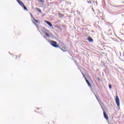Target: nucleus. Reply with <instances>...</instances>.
<instances>
[{"instance_id":"20e7f679","label":"nucleus","mask_w":124,"mask_h":124,"mask_svg":"<svg viewBox=\"0 0 124 124\" xmlns=\"http://www.w3.org/2000/svg\"><path fill=\"white\" fill-rule=\"evenodd\" d=\"M104 114V117L106 119V120H108V116L107 115V114H106V112H105V111H103Z\"/></svg>"},{"instance_id":"f257e3e1","label":"nucleus","mask_w":124,"mask_h":124,"mask_svg":"<svg viewBox=\"0 0 124 124\" xmlns=\"http://www.w3.org/2000/svg\"><path fill=\"white\" fill-rule=\"evenodd\" d=\"M50 42L51 45H52V46H53V47H55V48L59 47V45H57L58 44L57 42L51 41Z\"/></svg>"},{"instance_id":"a211bd4d","label":"nucleus","mask_w":124,"mask_h":124,"mask_svg":"<svg viewBox=\"0 0 124 124\" xmlns=\"http://www.w3.org/2000/svg\"><path fill=\"white\" fill-rule=\"evenodd\" d=\"M82 74L83 76L85 77V75H84V74L83 73H82Z\"/></svg>"},{"instance_id":"6e6552de","label":"nucleus","mask_w":124,"mask_h":124,"mask_svg":"<svg viewBox=\"0 0 124 124\" xmlns=\"http://www.w3.org/2000/svg\"><path fill=\"white\" fill-rule=\"evenodd\" d=\"M46 23V24L47 25H48V26H49V27H53V26L52 25V23H51V22L48 21H45Z\"/></svg>"},{"instance_id":"aec40b11","label":"nucleus","mask_w":124,"mask_h":124,"mask_svg":"<svg viewBox=\"0 0 124 124\" xmlns=\"http://www.w3.org/2000/svg\"><path fill=\"white\" fill-rule=\"evenodd\" d=\"M113 7H117V6H112Z\"/></svg>"},{"instance_id":"1a4fd4ad","label":"nucleus","mask_w":124,"mask_h":124,"mask_svg":"<svg viewBox=\"0 0 124 124\" xmlns=\"http://www.w3.org/2000/svg\"><path fill=\"white\" fill-rule=\"evenodd\" d=\"M36 10H38V11L40 13H42V11H41V10L40 9H39V8H36Z\"/></svg>"},{"instance_id":"b1692460","label":"nucleus","mask_w":124,"mask_h":124,"mask_svg":"<svg viewBox=\"0 0 124 124\" xmlns=\"http://www.w3.org/2000/svg\"><path fill=\"white\" fill-rule=\"evenodd\" d=\"M97 1H96V3H97Z\"/></svg>"},{"instance_id":"6ab92c4d","label":"nucleus","mask_w":124,"mask_h":124,"mask_svg":"<svg viewBox=\"0 0 124 124\" xmlns=\"http://www.w3.org/2000/svg\"><path fill=\"white\" fill-rule=\"evenodd\" d=\"M101 108H102V109L103 110V111H104V109H103V108L102 107H101Z\"/></svg>"},{"instance_id":"f3484780","label":"nucleus","mask_w":124,"mask_h":124,"mask_svg":"<svg viewBox=\"0 0 124 124\" xmlns=\"http://www.w3.org/2000/svg\"><path fill=\"white\" fill-rule=\"evenodd\" d=\"M96 98L97 100H98V101H99L98 98L97 97H96Z\"/></svg>"},{"instance_id":"0eeeda50","label":"nucleus","mask_w":124,"mask_h":124,"mask_svg":"<svg viewBox=\"0 0 124 124\" xmlns=\"http://www.w3.org/2000/svg\"><path fill=\"white\" fill-rule=\"evenodd\" d=\"M87 40L89 42H93V39L91 37H88Z\"/></svg>"},{"instance_id":"39448f33","label":"nucleus","mask_w":124,"mask_h":124,"mask_svg":"<svg viewBox=\"0 0 124 124\" xmlns=\"http://www.w3.org/2000/svg\"><path fill=\"white\" fill-rule=\"evenodd\" d=\"M85 81H86V83H87V84L88 85L89 87H90V88H91L92 87L91 83H90V82H89V80H88V79H87V78H85Z\"/></svg>"},{"instance_id":"ddd939ff","label":"nucleus","mask_w":124,"mask_h":124,"mask_svg":"<svg viewBox=\"0 0 124 124\" xmlns=\"http://www.w3.org/2000/svg\"><path fill=\"white\" fill-rule=\"evenodd\" d=\"M39 1H41V2H42V3H44V1H43V0H39Z\"/></svg>"},{"instance_id":"4be33fe9","label":"nucleus","mask_w":124,"mask_h":124,"mask_svg":"<svg viewBox=\"0 0 124 124\" xmlns=\"http://www.w3.org/2000/svg\"><path fill=\"white\" fill-rule=\"evenodd\" d=\"M34 25H36V24H35V23H34Z\"/></svg>"},{"instance_id":"9b49d317","label":"nucleus","mask_w":124,"mask_h":124,"mask_svg":"<svg viewBox=\"0 0 124 124\" xmlns=\"http://www.w3.org/2000/svg\"><path fill=\"white\" fill-rule=\"evenodd\" d=\"M33 20L35 22V23H38L39 22L37 20H36L35 18H33Z\"/></svg>"},{"instance_id":"2eb2a0df","label":"nucleus","mask_w":124,"mask_h":124,"mask_svg":"<svg viewBox=\"0 0 124 124\" xmlns=\"http://www.w3.org/2000/svg\"><path fill=\"white\" fill-rule=\"evenodd\" d=\"M61 50H62L63 52H65V51H66V50H63V49H62V48H61Z\"/></svg>"},{"instance_id":"9d476101","label":"nucleus","mask_w":124,"mask_h":124,"mask_svg":"<svg viewBox=\"0 0 124 124\" xmlns=\"http://www.w3.org/2000/svg\"><path fill=\"white\" fill-rule=\"evenodd\" d=\"M22 7H23L25 10H28V9H27V7H25L24 5L23 6H22Z\"/></svg>"},{"instance_id":"7ed1b4c3","label":"nucleus","mask_w":124,"mask_h":124,"mask_svg":"<svg viewBox=\"0 0 124 124\" xmlns=\"http://www.w3.org/2000/svg\"><path fill=\"white\" fill-rule=\"evenodd\" d=\"M45 35L47 37H48V38H50V37L53 35L50 32H48V33L46 32Z\"/></svg>"},{"instance_id":"412c9836","label":"nucleus","mask_w":124,"mask_h":124,"mask_svg":"<svg viewBox=\"0 0 124 124\" xmlns=\"http://www.w3.org/2000/svg\"><path fill=\"white\" fill-rule=\"evenodd\" d=\"M31 16L32 17V15L31 14Z\"/></svg>"},{"instance_id":"f8f14e48","label":"nucleus","mask_w":124,"mask_h":124,"mask_svg":"<svg viewBox=\"0 0 124 124\" xmlns=\"http://www.w3.org/2000/svg\"><path fill=\"white\" fill-rule=\"evenodd\" d=\"M88 3H90V4H92V1H87Z\"/></svg>"},{"instance_id":"dca6fc26","label":"nucleus","mask_w":124,"mask_h":124,"mask_svg":"<svg viewBox=\"0 0 124 124\" xmlns=\"http://www.w3.org/2000/svg\"><path fill=\"white\" fill-rule=\"evenodd\" d=\"M94 94L95 97H97V96H96V94H95V93H94Z\"/></svg>"},{"instance_id":"5701e85b","label":"nucleus","mask_w":124,"mask_h":124,"mask_svg":"<svg viewBox=\"0 0 124 124\" xmlns=\"http://www.w3.org/2000/svg\"><path fill=\"white\" fill-rule=\"evenodd\" d=\"M97 1H96V3H97Z\"/></svg>"},{"instance_id":"423d86ee","label":"nucleus","mask_w":124,"mask_h":124,"mask_svg":"<svg viewBox=\"0 0 124 124\" xmlns=\"http://www.w3.org/2000/svg\"><path fill=\"white\" fill-rule=\"evenodd\" d=\"M17 2H18V3H19V4H20V5H21V6H24V3H23V2H22V1H21L20 0H17Z\"/></svg>"},{"instance_id":"4468645a","label":"nucleus","mask_w":124,"mask_h":124,"mask_svg":"<svg viewBox=\"0 0 124 124\" xmlns=\"http://www.w3.org/2000/svg\"><path fill=\"white\" fill-rule=\"evenodd\" d=\"M109 89H112V85H111V84L109 85Z\"/></svg>"},{"instance_id":"f03ea898","label":"nucleus","mask_w":124,"mask_h":124,"mask_svg":"<svg viewBox=\"0 0 124 124\" xmlns=\"http://www.w3.org/2000/svg\"><path fill=\"white\" fill-rule=\"evenodd\" d=\"M115 101L118 107H119L120 106V99L119 98V96H116Z\"/></svg>"}]
</instances>
